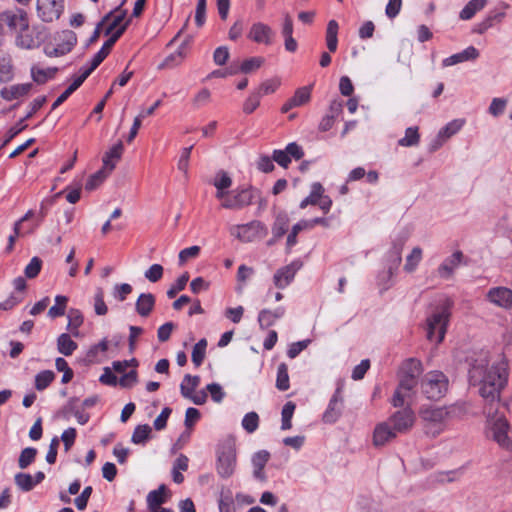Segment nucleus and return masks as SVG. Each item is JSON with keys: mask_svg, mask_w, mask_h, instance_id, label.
Segmentation results:
<instances>
[{"mask_svg": "<svg viewBox=\"0 0 512 512\" xmlns=\"http://www.w3.org/2000/svg\"><path fill=\"white\" fill-rule=\"evenodd\" d=\"M469 361V381L479 386L480 395L487 401L484 413L487 418V436L501 448L512 452V439L508 435L510 429L502 410L505 407L499 402L500 392L507 383V363L502 357L492 359L488 351L474 352Z\"/></svg>", "mask_w": 512, "mask_h": 512, "instance_id": "obj_1", "label": "nucleus"}, {"mask_svg": "<svg viewBox=\"0 0 512 512\" xmlns=\"http://www.w3.org/2000/svg\"><path fill=\"white\" fill-rule=\"evenodd\" d=\"M467 403H455L444 407H427L420 410L419 415L427 435L436 437L446 428L450 419L461 418L468 412Z\"/></svg>", "mask_w": 512, "mask_h": 512, "instance_id": "obj_2", "label": "nucleus"}, {"mask_svg": "<svg viewBox=\"0 0 512 512\" xmlns=\"http://www.w3.org/2000/svg\"><path fill=\"white\" fill-rule=\"evenodd\" d=\"M450 318V305H445L435 311L427 319V338L435 343L443 341Z\"/></svg>", "mask_w": 512, "mask_h": 512, "instance_id": "obj_3", "label": "nucleus"}, {"mask_svg": "<svg viewBox=\"0 0 512 512\" xmlns=\"http://www.w3.org/2000/svg\"><path fill=\"white\" fill-rule=\"evenodd\" d=\"M421 389L428 399L439 400L448 390V379L440 371L428 372L422 379Z\"/></svg>", "mask_w": 512, "mask_h": 512, "instance_id": "obj_4", "label": "nucleus"}, {"mask_svg": "<svg viewBox=\"0 0 512 512\" xmlns=\"http://www.w3.org/2000/svg\"><path fill=\"white\" fill-rule=\"evenodd\" d=\"M28 28V18L26 12L21 9L8 10L0 13V35L6 31L19 33Z\"/></svg>", "mask_w": 512, "mask_h": 512, "instance_id": "obj_5", "label": "nucleus"}, {"mask_svg": "<svg viewBox=\"0 0 512 512\" xmlns=\"http://www.w3.org/2000/svg\"><path fill=\"white\" fill-rule=\"evenodd\" d=\"M125 1L126 0H122L114 10L102 19L101 24L104 27L105 35H112L121 28H123L124 32L129 25V20L126 19V10L121 8Z\"/></svg>", "mask_w": 512, "mask_h": 512, "instance_id": "obj_6", "label": "nucleus"}, {"mask_svg": "<svg viewBox=\"0 0 512 512\" xmlns=\"http://www.w3.org/2000/svg\"><path fill=\"white\" fill-rule=\"evenodd\" d=\"M230 234L242 242H252L261 237L265 228L259 221H251L247 224L233 225L229 229Z\"/></svg>", "mask_w": 512, "mask_h": 512, "instance_id": "obj_7", "label": "nucleus"}, {"mask_svg": "<svg viewBox=\"0 0 512 512\" xmlns=\"http://www.w3.org/2000/svg\"><path fill=\"white\" fill-rule=\"evenodd\" d=\"M415 420V414L409 404H407L405 408L394 412L387 421L398 434H404L412 429Z\"/></svg>", "mask_w": 512, "mask_h": 512, "instance_id": "obj_8", "label": "nucleus"}, {"mask_svg": "<svg viewBox=\"0 0 512 512\" xmlns=\"http://www.w3.org/2000/svg\"><path fill=\"white\" fill-rule=\"evenodd\" d=\"M253 199L254 194L251 188H238L232 191L227 199H224L221 206L225 209L241 210L252 204Z\"/></svg>", "mask_w": 512, "mask_h": 512, "instance_id": "obj_9", "label": "nucleus"}, {"mask_svg": "<svg viewBox=\"0 0 512 512\" xmlns=\"http://www.w3.org/2000/svg\"><path fill=\"white\" fill-rule=\"evenodd\" d=\"M416 384L417 378L402 375L400 383L391 400L392 405L394 407H402L405 404H409V400L412 397L413 389Z\"/></svg>", "mask_w": 512, "mask_h": 512, "instance_id": "obj_10", "label": "nucleus"}, {"mask_svg": "<svg viewBox=\"0 0 512 512\" xmlns=\"http://www.w3.org/2000/svg\"><path fill=\"white\" fill-rule=\"evenodd\" d=\"M236 465V452L232 444H227L222 447L218 456L217 470L221 477H230L235 469Z\"/></svg>", "mask_w": 512, "mask_h": 512, "instance_id": "obj_11", "label": "nucleus"}, {"mask_svg": "<svg viewBox=\"0 0 512 512\" xmlns=\"http://www.w3.org/2000/svg\"><path fill=\"white\" fill-rule=\"evenodd\" d=\"M64 9V0H37V13L44 22L57 20Z\"/></svg>", "mask_w": 512, "mask_h": 512, "instance_id": "obj_12", "label": "nucleus"}, {"mask_svg": "<svg viewBox=\"0 0 512 512\" xmlns=\"http://www.w3.org/2000/svg\"><path fill=\"white\" fill-rule=\"evenodd\" d=\"M275 37V32L273 29L266 23L263 22H255L251 25L247 38L251 41L264 44L269 46L273 43Z\"/></svg>", "mask_w": 512, "mask_h": 512, "instance_id": "obj_13", "label": "nucleus"}, {"mask_svg": "<svg viewBox=\"0 0 512 512\" xmlns=\"http://www.w3.org/2000/svg\"><path fill=\"white\" fill-rule=\"evenodd\" d=\"M301 266L302 263L300 261H293L292 263L279 268L273 276V283L275 287L278 289H285L288 287Z\"/></svg>", "mask_w": 512, "mask_h": 512, "instance_id": "obj_14", "label": "nucleus"}, {"mask_svg": "<svg viewBox=\"0 0 512 512\" xmlns=\"http://www.w3.org/2000/svg\"><path fill=\"white\" fill-rule=\"evenodd\" d=\"M61 42H59L55 47L53 48H47L45 50V53L49 57H57L64 55L71 51V49L74 47V45L77 42L76 34L73 31L66 30L63 31L59 36Z\"/></svg>", "mask_w": 512, "mask_h": 512, "instance_id": "obj_15", "label": "nucleus"}, {"mask_svg": "<svg viewBox=\"0 0 512 512\" xmlns=\"http://www.w3.org/2000/svg\"><path fill=\"white\" fill-rule=\"evenodd\" d=\"M398 433L388 421L377 424L373 431V445L382 447L397 437Z\"/></svg>", "mask_w": 512, "mask_h": 512, "instance_id": "obj_16", "label": "nucleus"}, {"mask_svg": "<svg viewBox=\"0 0 512 512\" xmlns=\"http://www.w3.org/2000/svg\"><path fill=\"white\" fill-rule=\"evenodd\" d=\"M487 300L504 309L512 307V290L506 287L491 288L486 294Z\"/></svg>", "mask_w": 512, "mask_h": 512, "instance_id": "obj_17", "label": "nucleus"}, {"mask_svg": "<svg viewBox=\"0 0 512 512\" xmlns=\"http://www.w3.org/2000/svg\"><path fill=\"white\" fill-rule=\"evenodd\" d=\"M463 259V253L456 251L439 265L437 268V275L445 280L453 277L454 271L460 266Z\"/></svg>", "mask_w": 512, "mask_h": 512, "instance_id": "obj_18", "label": "nucleus"}, {"mask_svg": "<svg viewBox=\"0 0 512 512\" xmlns=\"http://www.w3.org/2000/svg\"><path fill=\"white\" fill-rule=\"evenodd\" d=\"M286 309L284 306H278L275 309H262L258 314V322L261 328L266 329L284 317Z\"/></svg>", "mask_w": 512, "mask_h": 512, "instance_id": "obj_19", "label": "nucleus"}, {"mask_svg": "<svg viewBox=\"0 0 512 512\" xmlns=\"http://www.w3.org/2000/svg\"><path fill=\"white\" fill-rule=\"evenodd\" d=\"M478 57L479 51L474 46H469L463 51L445 58L442 65L444 67H449L462 62L476 60Z\"/></svg>", "mask_w": 512, "mask_h": 512, "instance_id": "obj_20", "label": "nucleus"}, {"mask_svg": "<svg viewBox=\"0 0 512 512\" xmlns=\"http://www.w3.org/2000/svg\"><path fill=\"white\" fill-rule=\"evenodd\" d=\"M31 88V83L15 84L2 88L0 95L4 100L12 101L27 95Z\"/></svg>", "mask_w": 512, "mask_h": 512, "instance_id": "obj_21", "label": "nucleus"}, {"mask_svg": "<svg viewBox=\"0 0 512 512\" xmlns=\"http://www.w3.org/2000/svg\"><path fill=\"white\" fill-rule=\"evenodd\" d=\"M404 239L395 240L392 244V247L389 251V255L391 258V264L388 267L387 275L388 277H392L394 275L395 270L398 268L402 261V250L404 247Z\"/></svg>", "mask_w": 512, "mask_h": 512, "instance_id": "obj_22", "label": "nucleus"}, {"mask_svg": "<svg viewBox=\"0 0 512 512\" xmlns=\"http://www.w3.org/2000/svg\"><path fill=\"white\" fill-rule=\"evenodd\" d=\"M155 301V296L152 293L140 294L135 303L136 312L141 317L149 316L154 309Z\"/></svg>", "mask_w": 512, "mask_h": 512, "instance_id": "obj_23", "label": "nucleus"}, {"mask_svg": "<svg viewBox=\"0 0 512 512\" xmlns=\"http://www.w3.org/2000/svg\"><path fill=\"white\" fill-rule=\"evenodd\" d=\"M123 150L124 147L121 141L111 147L103 156V167L112 172L116 167L117 161L120 160Z\"/></svg>", "mask_w": 512, "mask_h": 512, "instance_id": "obj_24", "label": "nucleus"}, {"mask_svg": "<svg viewBox=\"0 0 512 512\" xmlns=\"http://www.w3.org/2000/svg\"><path fill=\"white\" fill-rule=\"evenodd\" d=\"M342 402L340 388H338L334 395L332 396L328 408L323 415V419L325 422L332 423L337 420L340 415V409L337 407L338 403Z\"/></svg>", "mask_w": 512, "mask_h": 512, "instance_id": "obj_25", "label": "nucleus"}, {"mask_svg": "<svg viewBox=\"0 0 512 512\" xmlns=\"http://www.w3.org/2000/svg\"><path fill=\"white\" fill-rule=\"evenodd\" d=\"M78 345L67 333H62L57 338V350L64 356H70L77 349Z\"/></svg>", "mask_w": 512, "mask_h": 512, "instance_id": "obj_26", "label": "nucleus"}, {"mask_svg": "<svg viewBox=\"0 0 512 512\" xmlns=\"http://www.w3.org/2000/svg\"><path fill=\"white\" fill-rule=\"evenodd\" d=\"M487 2V0H470L460 11V19L470 20L478 11H481L486 6Z\"/></svg>", "mask_w": 512, "mask_h": 512, "instance_id": "obj_27", "label": "nucleus"}, {"mask_svg": "<svg viewBox=\"0 0 512 512\" xmlns=\"http://www.w3.org/2000/svg\"><path fill=\"white\" fill-rule=\"evenodd\" d=\"M186 56V51L184 45H181L175 52L168 55L161 64H159L158 69L172 68L178 66L182 63Z\"/></svg>", "mask_w": 512, "mask_h": 512, "instance_id": "obj_28", "label": "nucleus"}, {"mask_svg": "<svg viewBox=\"0 0 512 512\" xmlns=\"http://www.w3.org/2000/svg\"><path fill=\"white\" fill-rule=\"evenodd\" d=\"M464 125V120L462 119H455L451 122L447 123L443 128L440 129L438 132V140L446 141L453 135H455L462 126Z\"/></svg>", "mask_w": 512, "mask_h": 512, "instance_id": "obj_29", "label": "nucleus"}, {"mask_svg": "<svg viewBox=\"0 0 512 512\" xmlns=\"http://www.w3.org/2000/svg\"><path fill=\"white\" fill-rule=\"evenodd\" d=\"M338 23L335 20H330L326 29V44L330 52H335L338 45Z\"/></svg>", "mask_w": 512, "mask_h": 512, "instance_id": "obj_30", "label": "nucleus"}, {"mask_svg": "<svg viewBox=\"0 0 512 512\" xmlns=\"http://www.w3.org/2000/svg\"><path fill=\"white\" fill-rule=\"evenodd\" d=\"M420 142L418 127L412 126L405 130V136L398 140V145L402 147L417 146Z\"/></svg>", "mask_w": 512, "mask_h": 512, "instance_id": "obj_31", "label": "nucleus"}, {"mask_svg": "<svg viewBox=\"0 0 512 512\" xmlns=\"http://www.w3.org/2000/svg\"><path fill=\"white\" fill-rule=\"evenodd\" d=\"M199 383V376H191L190 374H186L180 385L181 395L183 397H192V393L198 387Z\"/></svg>", "mask_w": 512, "mask_h": 512, "instance_id": "obj_32", "label": "nucleus"}, {"mask_svg": "<svg viewBox=\"0 0 512 512\" xmlns=\"http://www.w3.org/2000/svg\"><path fill=\"white\" fill-rule=\"evenodd\" d=\"M56 72L57 68L43 69L36 65L32 66L31 68V76L33 80L38 84H43L48 79L53 78Z\"/></svg>", "mask_w": 512, "mask_h": 512, "instance_id": "obj_33", "label": "nucleus"}, {"mask_svg": "<svg viewBox=\"0 0 512 512\" xmlns=\"http://www.w3.org/2000/svg\"><path fill=\"white\" fill-rule=\"evenodd\" d=\"M68 298L64 295H57L55 297V304L49 308L48 317L51 319H55L57 317H61L66 312Z\"/></svg>", "mask_w": 512, "mask_h": 512, "instance_id": "obj_34", "label": "nucleus"}, {"mask_svg": "<svg viewBox=\"0 0 512 512\" xmlns=\"http://www.w3.org/2000/svg\"><path fill=\"white\" fill-rule=\"evenodd\" d=\"M35 229H36V225H32V226H29L27 229L22 230V228L20 227V222H15L14 227H13V234H11L8 237V245L6 248L7 251L10 252L13 250L16 239L18 237H23L26 234H32V233H34Z\"/></svg>", "mask_w": 512, "mask_h": 512, "instance_id": "obj_35", "label": "nucleus"}, {"mask_svg": "<svg viewBox=\"0 0 512 512\" xmlns=\"http://www.w3.org/2000/svg\"><path fill=\"white\" fill-rule=\"evenodd\" d=\"M111 171L102 167L100 170L92 174L85 184V189L88 191H92L100 186L103 181L109 176Z\"/></svg>", "mask_w": 512, "mask_h": 512, "instance_id": "obj_36", "label": "nucleus"}, {"mask_svg": "<svg viewBox=\"0 0 512 512\" xmlns=\"http://www.w3.org/2000/svg\"><path fill=\"white\" fill-rule=\"evenodd\" d=\"M165 492V485H161L158 489L149 492L147 495L148 508H159L165 502Z\"/></svg>", "mask_w": 512, "mask_h": 512, "instance_id": "obj_37", "label": "nucleus"}, {"mask_svg": "<svg viewBox=\"0 0 512 512\" xmlns=\"http://www.w3.org/2000/svg\"><path fill=\"white\" fill-rule=\"evenodd\" d=\"M422 260V249L420 247H414L410 254L406 257L404 270L408 273H412L416 270L418 264Z\"/></svg>", "mask_w": 512, "mask_h": 512, "instance_id": "obj_38", "label": "nucleus"}, {"mask_svg": "<svg viewBox=\"0 0 512 512\" xmlns=\"http://www.w3.org/2000/svg\"><path fill=\"white\" fill-rule=\"evenodd\" d=\"M422 372V364L420 361L410 358L406 360L402 366L403 376L418 378Z\"/></svg>", "mask_w": 512, "mask_h": 512, "instance_id": "obj_39", "label": "nucleus"}, {"mask_svg": "<svg viewBox=\"0 0 512 512\" xmlns=\"http://www.w3.org/2000/svg\"><path fill=\"white\" fill-rule=\"evenodd\" d=\"M310 98H311V87L303 86V87L298 88L295 91L294 96L291 97L290 99L293 102V104L295 105V107H300V106L308 103L310 101Z\"/></svg>", "mask_w": 512, "mask_h": 512, "instance_id": "obj_40", "label": "nucleus"}, {"mask_svg": "<svg viewBox=\"0 0 512 512\" xmlns=\"http://www.w3.org/2000/svg\"><path fill=\"white\" fill-rule=\"evenodd\" d=\"M207 348V340L201 339L199 340L193 347L192 350V362L195 366H200L205 358Z\"/></svg>", "mask_w": 512, "mask_h": 512, "instance_id": "obj_41", "label": "nucleus"}, {"mask_svg": "<svg viewBox=\"0 0 512 512\" xmlns=\"http://www.w3.org/2000/svg\"><path fill=\"white\" fill-rule=\"evenodd\" d=\"M276 387L280 391H286L289 389L288 367L285 363L279 364L277 368Z\"/></svg>", "mask_w": 512, "mask_h": 512, "instance_id": "obj_42", "label": "nucleus"}, {"mask_svg": "<svg viewBox=\"0 0 512 512\" xmlns=\"http://www.w3.org/2000/svg\"><path fill=\"white\" fill-rule=\"evenodd\" d=\"M150 433H151V428L149 425H147V424L138 425L134 429V432L131 437V441L134 444H144L148 440Z\"/></svg>", "mask_w": 512, "mask_h": 512, "instance_id": "obj_43", "label": "nucleus"}, {"mask_svg": "<svg viewBox=\"0 0 512 512\" xmlns=\"http://www.w3.org/2000/svg\"><path fill=\"white\" fill-rule=\"evenodd\" d=\"M16 41L18 46L25 49H32L38 45V41L30 34L29 27L25 31L18 33Z\"/></svg>", "mask_w": 512, "mask_h": 512, "instance_id": "obj_44", "label": "nucleus"}, {"mask_svg": "<svg viewBox=\"0 0 512 512\" xmlns=\"http://www.w3.org/2000/svg\"><path fill=\"white\" fill-rule=\"evenodd\" d=\"M55 375L51 370H44L35 377V388L39 391L47 388L53 381Z\"/></svg>", "mask_w": 512, "mask_h": 512, "instance_id": "obj_45", "label": "nucleus"}, {"mask_svg": "<svg viewBox=\"0 0 512 512\" xmlns=\"http://www.w3.org/2000/svg\"><path fill=\"white\" fill-rule=\"evenodd\" d=\"M37 455V449L33 447H27L23 449L20 453L18 459V465L21 469L27 468L31 463L34 462L35 457Z\"/></svg>", "mask_w": 512, "mask_h": 512, "instance_id": "obj_46", "label": "nucleus"}, {"mask_svg": "<svg viewBox=\"0 0 512 512\" xmlns=\"http://www.w3.org/2000/svg\"><path fill=\"white\" fill-rule=\"evenodd\" d=\"M261 92L253 91L243 103V112L245 114L253 113L260 105Z\"/></svg>", "mask_w": 512, "mask_h": 512, "instance_id": "obj_47", "label": "nucleus"}, {"mask_svg": "<svg viewBox=\"0 0 512 512\" xmlns=\"http://www.w3.org/2000/svg\"><path fill=\"white\" fill-rule=\"evenodd\" d=\"M259 416L256 412L247 413L242 419V427L248 433H253L258 429Z\"/></svg>", "mask_w": 512, "mask_h": 512, "instance_id": "obj_48", "label": "nucleus"}, {"mask_svg": "<svg viewBox=\"0 0 512 512\" xmlns=\"http://www.w3.org/2000/svg\"><path fill=\"white\" fill-rule=\"evenodd\" d=\"M13 78V66L10 58L0 60V83L8 82Z\"/></svg>", "mask_w": 512, "mask_h": 512, "instance_id": "obj_49", "label": "nucleus"}, {"mask_svg": "<svg viewBox=\"0 0 512 512\" xmlns=\"http://www.w3.org/2000/svg\"><path fill=\"white\" fill-rule=\"evenodd\" d=\"M264 62V58L260 56L248 58L241 64L240 71L243 73H250L260 68Z\"/></svg>", "mask_w": 512, "mask_h": 512, "instance_id": "obj_50", "label": "nucleus"}, {"mask_svg": "<svg viewBox=\"0 0 512 512\" xmlns=\"http://www.w3.org/2000/svg\"><path fill=\"white\" fill-rule=\"evenodd\" d=\"M15 483L23 491H30L35 486L33 477L26 473L16 474Z\"/></svg>", "mask_w": 512, "mask_h": 512, "instance_id": "obj_51", "label": "nucleus"}, {"mask_svg": "<svg viewBox=\"0 0 512 512\" xmlns=\"http://www.w3.org/2000/svg\"><path fill=\"white\" fill-rule=\"evenodd\" d=\"M213 185L217 190L228 189L232 185V179L227 172L220 170L215 176Z\"/></svg>", "mask_w": 512, "mask_h": 512, "instance_id": "obj_52", "label": "nucleus"}, {"mask_svg": "<svg viewBox=\"0 0 512 512\" xmlns=\"http://www.w3.org/2000/svg\"><path fill=\"white\" fill-rule=\"evenodd\" d=\"M188 281H189V274L187 272H185L168 289L167 296L169 298H174L178 292L182 291L185 288Z\"/></svg>", "mask_w": 512, "mask_h": 512, "instance_id": "obj_53", "label": "nucleus"}, {"mask_svg": "<svg viewBox=\"0 0 512 512\" xmlns=\"http://www.w3.org/2000/svg\"><path fill=\"white\" fill-rule=\"evenodd\" d=\"M288 227V217L286 215H278L272 228L275 237H282Z\"/></svg>", "mask_w": 512, "mask_h": 512, "instance_id": "obj_54", "label": "nucleus"}, {"mask_svg": "<svg viewBox=\"0 0 512 512\" xmlns=\"http://www.w3.org/2000/svg\"><path fill=\"white\" fill-rule=\"evenodd\" d=\"M507 105V100L504 98H493L491 101V104L488 108L489 113L494 116L498 117L502 115L505 111Z\"/></svg>", "mask_w": 512, "mask_h": 512, "instance_id": "obj_55", "label": "nucleus"}, {"mask_svg": "<svg viewBox=\"0 0 512 512\" xmlns=\"http://www.w3.org/2000/svg\"><path fill=\"white\" fill-rule=\"evenodd\" d=\"M145 278L155 283L159 281L163 276V267L160 264H153L151 265L144 273Z\"/></svg>", "mask_w": 512, "mask_h": 512, "instance_id": "obj_56", "label": "nucleus"}, {"mask_svg": "<svg viewBox=\"0 0 512 512\" xmlns=\"http://www.w3.org/2000/svg\"><path fill=\"white\" fill-rule=\"evenodd\" d=\"M200 253L199 246H191L179 252V265H184L189 259L196 258Z\"/></svg>", "mask_w": 512, "mask_h": 512, "instance_id": "obj_57", "label": "nucleus"}, {"mask_svg": "<svg viewBox=\"0 0 512 512\" xmlns=\"http://www.w3.org/2000/svg\"><path fill=\"white\" fill-rule=\"evenodd\" d=\"M280 85V81L277 79L266 80L256 89V92H261V97L274 93Z\"/></svg>", "mask_w": 512, "mask_h": 512, "instance_id": "obj_58", "label": "nucleus"}, {"mask_svg": "<svg viewBox=\"0 0 512 512\" xmlns=\"http://www.w3.org/2000/svg\"><path fill=\"white\" fill-rule=\"evenodd\" d=\"M41 266H42L41 259L38 257H33L31 259V261L29 262V264L25 267L26 277L35 278L39 274V272L41 270Z\"/></svg>", "mask_w": 512, "mask_h": 512, "instance_id": "obj_59", "label": "nucleus"}, {"mask_svg": "<svg viewBox=\"0 0 512 512\" xmlns=\"http://www.w3.org/2000/svg\"><path fill=\"white\" fill-rule=\"evenodd\" d=\"M193 146L185 147L181 151V155L178 161V169L183 173L187 174L189 168V159Z\"/></svg>", "mask_w": 512, "mask_h": 512, "instance_id": "obj_60", "label": "nucleus"}, {"mask_svg": "<svg viewBox=\"0 0 512 512\" xmlns=\"http://www.w3.org/2000/svg\"><path fill=\"white\" fill-rule=\"evenodd\" d=\"M131 292L132 286L128 283L115 285L113 288V296L121 302L124 301Z\"/></svg>", "mask_w": 512, "mask_h": 512, "instance_id": "obj_61", "label": "nucleus"}, {"mask_svg": "<svg viewBox=\"0 0 512 512\" xmlns=\"http://www.w3.org/2000/svg\"><path fill=\"white\" fill-rule=\"evenodd\" d=\"M83 323V317L79 310L71 309L68 312V329H78Z\"/></svg>", "mask_w": 512, "mask_h": 512, "instance_id": "obj_62", "label": "nucleus"}, {"mask_svg": "<svg viewBox=\"0 0 512 512\" xmlns=\"http://www.w3.org/2000/svg\"><path fill=\"white\" fill-rule=\"evenodd\" d=\"M402 0H388L385 8V14L388 18L394 19L401 11Z\"/></svg>", "mask_w": 512, "mask_h": 512, "instance_id": "obj_63", "label": "nucleus"}, {"mask_svg": "<svg viewBox=\"0 0 512 512\" xmlns=\"http://www.w3.org/2000/svg\"><path fill=\"white\" fill-rule=\"evenodd\" d=\"M270 458V454L266 450L258 451L252 458L254 468L264 469L266 463Z\"/></svg>", "mask_w": 512, "mask_h": 512, "instance_id": "obj_64", "label": "nucleus"}]
</instances>
